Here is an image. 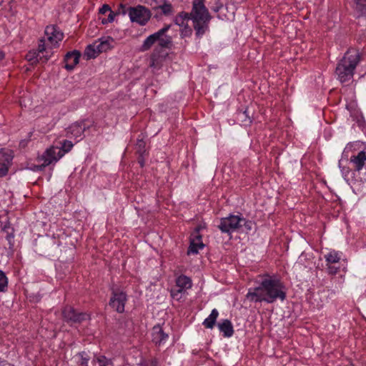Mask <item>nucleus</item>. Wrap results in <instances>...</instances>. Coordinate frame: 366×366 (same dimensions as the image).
Instances as JSON below:
<instances>
[{
	"label": "nucleus",
	"mask_w": 366,
	"mask_h": 366,
	"mask_svg": "<svg viewBox=\"0 0 366 366\" xmlns=\"http://www.w3.org/2000/svg\"><path fill=\"white\" fill-rule=\"evenodd\" d=\"M257 286L248 290L246 298L252 302L272 304L277 300L283 302L287 298V287L277 274L265 272L259 275Z\"/></svg>",
	"instance_id": "nucleus-1"
},
{
	"label": "nucleus",
	"mask_w": 366,
	"mask_h": 366,
	"mask_svg": "<svg viewBox=\"0 0 366 366\" xmlns=\"http://www.w3.org/2000/svg\"><path fill=\"white\" fill-rule=\"evenodd\" d=\"M97 362L99 366H114L112 360L104 355L95 356L92 360V363Z\"/></svg>",
	"instance_id": "nucleus-25"
},
{
	"label": "nucleus",
	"mask_w": 366,
	"mask_h": 366,
	"mask_svg": "<svg viewBox=\"0 0 366 366\" xmlns=\"http://www.w3.org/2000/svg\"><path fill=\"white\" fill-rule=\"evenodd\" d=\"M176 286L180 290L185 291L192 288V279L184 274H180L176 277L175 280Z\"/></svg>",
	"instance_id": "nucleus-20"
},
{
	"label": "nucleus",
	"mask_w": 366,
	"mask_h": 366,
	"mask_svg": "<svg viewBox=\"0 0 366 366\" xmlns=\"http://www.w3.org/2000/svg\"><path fill=\"white\" fill-rule=\"evenodd\" d=\"M339 167L340 169L341 173L342 174V177L346 181H348V177L352 172V169H350L349 167L342 166V161H339Z\"/></svg>",
	"instance_id": "nucleus-31"
},
{
	"label": "nucleus",
	"mask_w": 366,
	"mask_h": 366,
	"mask_svg": "<svg viewBox=\"0 0 366 366\" xmlns=\"http://www.w3.org/2000/svg\"><path fill=\"white\" fill-rule=\"evenodd\" d=\"M219 10V7H216V8L213 9V11H215V12H218Z\"/></svg>",
	"instance_id": "nucleus-45"
},
{
	"label": "nucleus",
	"mask_w": 366,
	"mask_h": 366,
	"mask_svg": "<svg viewBox=\"0 0 366 366\" xmlns=\"http://www.w3.org/2000/svg\"><path fill=\"white\" fill-rule=\"evenodd\" d=\"M112 11V9L109 5L108 4H104L101 8L99 9V14L102 15L106 14L107 12H109Z\"/></svg>",
	"instance_id": "nucleus-41"
},
{
	"label": "nucleus",
	"mask_w": 366,
	"mask_h": 366,
	"mask_svg": "<svg viewBox=\"0 0 366 366\" xmlns=\"http://www.w3.org/2000/svg\"><path fill=\"white\" fill-rule=\"evenodd\" d=\"M184 291L180 290L179 288H178V289H172L171 291H170V295H171L172 298L179 300L182 297L181 294Z\"/></svg>",
	"instance_id": "nucleus-39"
},
{
	"label": "nucleus",
	"mask_w": 366,
	"mask_h": 366,
	"mask_svg": "<svg viewBox=\"0 0 366 366\" xmlns=\"http://www.w3.org/2000/svg\"><path fill=\"white\" fill-rule=\"evenodd\" d=\"M236 119L241 122V124L244 126H249L252 120L250 118L247 109H245L244 110H239L237 111L236 113Z\"/></svg>",
	"instance_id": "nucleus-22"
},
{
	"label": "nucleus",
	"mask_w": 366,
	"mask_h": 366,
	"mask_svg": "<svg viewBox=\"0 0 366 366\" xmlns=\"http://www.w3.org/2000/svg\"><path fill=\"white\" fill-rule=\"evenodd\" d=\"M128 299V295L125 291L120 288L112 287L111 288L109 306L117 313H124Z\"/></svg>",
	"instance_id": "nucleus-7"
},
{
	"label": "nucleus",
	"mask_w": 366,
	"mask_h": 366,
	"mask_svg": "<svg viewBox=\"0 0 366 366\" xmlns=\"http://www.w3.org/2000/svg\"><path fill=\"white\" fill-rule=\"evenodd\" d=\"M77 356H79L80 358V360L79 361V366H89L88 363L90 360V357L86 352L82 351V352H78Z\"/></svg>",
	"instance_id": "nucleus-27"
},
{
	"label": "nucleus",
	"mask_w": 366,
	"mask_h": 366,
	"mask_svg": "<svg viewBox=\"0 0 366 366\" xmlns=\"http://www.w3.org/2000/svg\"><path fill=\"white\" fill-rule=\"evenodd\" d=\"M217 326L224 337H231L234 335V327L229 320H222L221 322L218 323Z\"/></svg>",
	"instance_id": "nucleus-19"
},
{
	"label": "nucleus",
	"mask_w": 366,
	"mask_h": 366,
	"mask_svg": "<svg viewBox=\"0 0 366 366\" xmlns=\"http://www.w3.org/2000/svg\"><path fill=\"white\" fill-rule=\"evenodd\" d=\"M136 153L138 155L137 162L141 168L145 165V158L148 155L146 149V142L143 139H137L135 144Z\"/></svg>",
	"instance_id": "nucleus-16"
},
{
	"label": "nucleus",
	"mask_w": 366,
	"mask_h": 366,
	"mask_svg": "<svg viewBox=\"0 0 366 366\" xmlns=\"http://www.w3.org/2000/svg\"><path fill=\"white\" fill-rule=\"evenodd\" d=\"M100 54L96 44H89L84 52V57L89 60L96 58Z\"/></svg>",
	"instance_id": "nucleus-23"
},
{
	"label": "nucleus",
	"mask_w": 366,
	"mask_h": 366,
	"mask_svg": "<svg viewBox=\"0 0 366 366\" xmlns=\"http://www.w3.org/2000/svg\"><path fill=\"white\" fill-rule=\"evenodd\" d=\"M97 46L100 53L105 52L110 48L109 42L107 40L101 41Z\"/></svg>",
	"instance_id": "nucleus-36"
},
{
	"label": "nucleus",
	"mask_w": 366,
	"mask_h": 366,
	"mask_svg": "<svg viewBox=\"0 0 366 366\" xmlns=\"http://www.w3.org/2000/svg\"><path fill=\"white\" fill-rule=\"evenodd\" d=\"M241 214L239 215L230 214L228 217L220 219L218 228L222 233L231 234L240 230Z\"/></svg>",
	"instance_id": "nucleus-8"
},
{
	"label": "nucleus",
	"mask_w": 366,
	"mask_h": 366,
	"mask_svg": "<svg viewBox=\"0 0 366 366\" xmlns=\"http://www.w3.org/2000/svg\"><path fill=\"white\" fill-rule=\"evenodd\" d=\"M355 5V9L357 11L361 14L362 9L366 4V0H352Z\"/></svg>",
	"instance_id": "nucleus-37"
},
{
	"label": "nucleus",
	"mask_w": 366,
	"mask_h": 366,
	"mask_svg": "<svg viewBox=\"0 0 366 366\" xmlns=\"http://www.w3.org/2000/svg\"><path fill=\"white\" fill-rule=\"evenodd\" d=\"M358 62L359 56L357 51L348 50L337 64L335 74L337 79L341 83L351 80Z\"/></svg>",
	"instance_id": "nucleus-3"
},
{
	"label": "nucleus",
	"mask_w": 366,
	"mask_h": 366,
	"mask_svg": "<svg viewBox=\"0 0 366 366\" xmlns=\"http://www.w3.org/2000/svg\"><path fill=\"white\" fill-rule=\"evenodd\" d=\"M253 222L251 220L247 219L242 217L241 214V220H240V229L242 227H244L245 230L247 232H249L252 229Z\"/></svg>",
	"instance_id": "nucleus-32"
},
{
	"label": "nucleus",
	"mask_w": 366,
	"mask_h": 366,
	"mask_svg": "<svg viewBox=\"0 0 366 366\" xmlns=\"http://www.w3.org/2000/svg\"><path fill=\"white\" fill-rule=\"evenodd\" d=\"M170 28L171 24H166L161 29L148 36L140 46L139 51H147L156 43L161 49H170L172 46V38L167 34Z\"/></svg>",
	"instance_id": "nucleus-4"
},
{
	"label": "nucleus",
	"mask_w": 366,
	"mask_h": 366,
	"mask_svg": "<svg viewBox=\"0 0 366 366\" xmlns=\"http://www.w3.org/2000/svg\"><path fill=\"white\" fill-rule=\"evenodd\" d=\"M47 240H48V241H47L48 242H47L46 244V245L50 244V243H51V240H49V239H47Z\"/></svg>",
	"instance_id": "nucleus-47"
},
{
	"label": "nucleus",
	"mask_w": 366,
	"mask_h": 366,
	"mask_svg": "<svg viewBox=\"0 0 366 366\" xmlns=\"http://www.w3.org/2000/svg\"><path fill=\"white\" fill-rule=\"evenodd\" d=\"M327 265V272L329 274L335 275L336 274L339 270L340 267L332 265V264H328Z\"/></svg>",
	"instance_id": "nucleus-38"
},
{
	"label": "nucleus",
	"mask_w": 366,
	"mask_h": 366,
	"mask_svg": "<svg viewBox=\"0 0 366 366\" xmlns=\"http://www.w3.org/2000/svg\"><path fill=\"white\" fill-rule=\"evenodd\" d=\"M39 54L36 51H29L26 56V59L31 64H36L39 61Z\"/></svg>",
	"instance_id": "nucleus-34"
},
{
	"label": "nucleus",
	"mask_w": 366,
	"mask_h": 366,
	"mask_svg": "<svg viewBox=\"0 0 366 366\" xmlns=\"http://www.w3.org/2000/svg\"><path fill=\"white\" fill-rule=\"evenodd\" d=\"M8 278L6 273L0 269V293L5 292L8 288Z\"/></svg>",
	"instance_id": "nucleus-26"
},
{
	"label": "nucleus",
	"mask_w": 366,
	"mask_h": 366,
	"mask_svg": "<svg viewBox=\"0 0 366 366\" xmlns=\"http://www.w3.org/2000/svg\"><path fill=\"white\" fill-rule=\"evenodd\" d=\"M14 229L11 227L9 223L6 224L0 231V236L4 237L9 244V247L12 249L14 246Z\"/></svg>",
	"instance_id": "nucleus-18"
},
{
	"label": "nucleus",
	"mask_w": 366,
	"mask_h": 366,
	"mask_svg": "<svg viewBox=\"0 0 366 366\" xmlns=\"http://www.w3.org/2000/svg\"><path fill=\"white\" fill-rule=\"evenodd\" d=\"M73 146L74 144L71 141L65 139L61 142V147H58V151L63 152L64 155L72 149Z\"/></svg>",
	"instance_id": "nucleus-28"
},
{
	"label": "nucleus",
	"mask_w": 366,
	"mask_h": 366,
	"mask_svg": "<svg viewBox=\"0 0 366 366\" xmlns=\"http://www.w3.org/2000/svg\"><path fill=\"white\" fill-rule=\"evenodd\" d=\"M5 362V360H2V358L0 357V365H2Z\"/></svg>",
	"instance_id": "nucleus-44"
},
{
	"label": "nucleus",
	"mask_w": 366,
	"mask_h": 366,
	"mask_svg": "<svg viewBox=\"0 0 366 366\" xmlns=\"http://www.w3.org/2000/svg\"><path fill=\"white\" fill-rule=\"evenodd\" d=\"M63 156L64 152L58 151V147H52L47 149L42 155L43 163L36 166L37 170L41 171L49 164L56 162Z\"/></svg>",
	"instance_id": "nucleus-10"
},
{
	"label": "nucleus",
	"mask_w": 366,
	"mask_h": 366,
	"mask_svg": "<svg viewBox=\"0 0 366 366\" xmlns=\"http://www.w3.org/2000/svg\"><path fill=\"white\" fill-rule=\"evenodd\" d=\"M159 9L162 13L165 16H169L172 14V6L167 0Z\"/></svg>",
	"instance_id": "nucleus-35"
},
{
	"label": "nucleus",
	"mask_w": 366,
	"mask_h": 366,
	"mask_svg": "<svg viewBox=\"0 0 366 366\" xmlns=\"http://www.w3.org/2000/svg\"><path fill=\"white\" fill-rule=\"evenodd\" d=\"M80 57L81 52L78 50L67 52L64 58V62L65 63L64 69L69 71H72L79 64Z\"/></svg>",
	"instance_id": "nucleus-15"
},
{
	"label": "nucleus",
	"mask_w": 366,
	"mask_h": 366,
	"mask_svg": "<svg viewBox=\"0 0 366 366\" xmlns=\"http://www.w3.org/2000/svg\"><path fill=\"white\" fill-rule=\"evenodd\" d=\"M166 1L167 0H146V3L154 10L159 9Z\"/></svg>",
	"instance_id": "nucleus-33"
},
{
	"label": "nucleus",
	"mask_w": 366,
	"mask_h": 366,
	"mask_svg": "<svg viewBox=\"0 0 366 366\" xmlns=\"http://www.w3.org/2000/svg\"><path fill=\"white\" fill-rule=\"evenodd\" d=\"M45 51H46V47H45L44 40L40 39L36 52L40 55L41 54H43V53Z\"/></svg>",
	"instance_id": "nucleus-40"
},
{
	"label": "nucleus",
	"mask_w": 366,
	"mask_h": 366,
	"mask_svg": "<svg viewBox=\"0 0 366 366\" xmlns=\"http://www.w3.org/2000/svg\"><path fill=\"white\" fill-rule=\"evenodd\" d=\"M62 320L71 327L81 325L91 320V314L75 309L71 305H66L61 310Z\"/></svg>",
	"instance_id": "nucleus-6"
},
{
	"label": "nucleus",
	"mask_w": 366,
	"mask_h": 366,
	"mask_svg": "<svg viewBox=\"0 0 366 366\" xmlns=\"http://www.w3.org/2000/svg\"><path fill=\"white\" fill-rule=\"evenodd\" d=\"M150 67L159 69L162 67V59L155 54H152L151 56Z\"/></svg>",
	"instance_id": "nucleus-29"
},
{
	"label": "nucleus",
	"mask_w": 366,
	"mask_h": 366,
	"mask_svg": "<svg viewBox=\"0 0 366 366\" xmlns=\"http://www.w3.org/2000/svg\"><path fill=\"white\" fill-rule=\"evenodd\" d=\"M169 339V335L166 333L159 324L154 325L152 330V341L158 347L164 345Z\"/></svg>",
	"instance_id": "nucleus-14"
},
{
	"label": "nucleus",
	"mask_w": 366,
	"mask_h": 366,
	"mask_svg": "<svg viewBox=\"0 0 366 366\" xmlns=\"http://www.w3.org/2000/svg\"><path fill=\"white\" fill-rule=\"evenodd\" d=\"M86 119L76 121L66 129V136L69 138H79L81 139L84 137V132L90 128L89 125L86 124Z\"/></svg>",
	"instance_id": "nucleus-9"
},
{
	"label": "nucleus",
	"mask_w": 366,
	"mask_h": 366,
	"mask_svg": "<svg viewBox=\"0 0 366 366\" xmlns=\"http://www.w3.org/2000/svg\"><path fill=\"white\" fill-rule=\"evenodd\" d=\"M119 12H122L123 15L127 13L132 22L137 23L141 26L146 25L152 16L150 10L142 5L129 6L127 9L126 6L121 4L119 6Z\"/></svg>",
	"instance_id": "nucleus-5"
},
{
	"label": "nucleus",
	"mask_w": 366,
	"mask_h": 366,
	"mask_svg": "<svg viewBox=\"0 0 366 366\" xmlns=\"http://www.w3.org/2000/svg\"><path fill=\"white\" fill-rule=\"evenodd\" d=\"M14 153L11 150L0 149V177L7 175L9 169L12 164Z\"/></svg>",
	"instance_id": "nucleus-11"
},
{
	"label": "nucleus",
	"mask_w": 366,
	"mask_h": 366,
	"mask_svg": "<svg viewBox=\"0 0 366 366\" xmlns=\"http://www.w3.org/2000/svg\"><path fill=\"white\" fill-rule=\"evenodd\" d=\"M120 12H117L115 13L114 11H113L112 10L111 11L109 12V15L107 18L105 17H99V19L102 22V24H107L109 23H112L114 21V17L117 14H119Z\"/></svg>",
	"instance_id": "nucleus-30"
},
{
	"label": "nucleus",
	"mask_w": 366,
	"mask_h": 366,
	"mask_svg": "<svg viewBox=\"0 0 366 366\" xmlns=\"http://www.w3.org/2000/svg\"><path fill=\"white\" fill-rule=\"evenodd\" d=\"M200 229L201 227L199 226L195 229L194 237L190 239L189 246L187 252L188 255L197 254L199 250L204 249L205 247V244L202 242V237L199 234Z\"/></svg>",
	"instance_id": "nucleus-12"
},
{
	"label": "nucleus",
	"mask_w": 366,
	"mask_h": 366,
	"mask_svg": "<svg viewBox=\"0 0 366 366\" xmlns=\"http://www.w3.org/2000/svg\"><path fill=\"white\" fill-rule=\"evenodd\" d=\"M326 264L338 263L341 259V252L332 250L325 255Z\"/></svg>",
	"instance_id": "nucleus-24"
},
{
	"label": "nucleus",
	"mask_w": 366,
	"mask_h": 366,
	"mask_svg": "<svg viewBox=\"0 0 366 366\" xmlns=\"http://www.w3.org/2000/svg\"><path fill=\"white\" fill-rule=\"evenodd\" d=\"M5 58V53L4 51L0 49V61H2Z\"/></svg>",
	"instance_id": "nucleus-43"
},
{
	"label": "nucleus",
	"mask_w": 366,
	"mask_h": 366,
	"mask_svg": "<svg viewBox=\"0 0 366 366\" xmlns=\"http://www.w3.org/2000/svg\"><path fill=\"white\" fill-rule=\"evenodd\" d=\"M212 19L209 10L204 0H193L190 12L182 11L174 18V24L184 26L186 22L192 20L197 38L201 39L209 31V22Z\"/></svg>",
	"instance_id": "nucleus-2"
},
{
	"label": "nucleus",
	"mask_w": 366,
	"mask_h": 366,
	"mask_svg": "<svg viewBox=\"0 0 366 366\" xmlns=\"http://www.w3.org/2000/svg\"><path fill=\"white\" fill-rule=\"evenodd\" d=\"M157 363V361L156 360H153V361L152 362V365H156Z\"/></svg>",
	"instance_id": "nucleus-46"
},
{
	"label": "nucleus",
	"mask_w": 366,
	"mask_h": 366,
	"mask_svg": "<svg viewBox=\"0 0 366 366\" xmlns=\"http://www.w3.org/2000/svg\"><path fill=\"white\" fill-rule=\"evenodd\" d=\"M350 162L354 171L360 172L366 162V152L360 151L357 154L352 155Z\"/></svg>",
	"instance_id": "nucleus-17"
},
{
	"label": "nucleus",
	"mask_w": 366,
	"mask_h": 366,
	"mask_svg": "<svg viewBox=\"0 0 366 366\" xmlns=\"http://www.w3.org/2000/svg\"><path fill=\"white\" fill-rule=\"evenodd\" d=\"M49 59H50V55H49L47 54L46 55L39 56V60H42L43 63L46 62Z\"/></svg>",
	"instance_id": "nucleus-42"
},
{
	"label": "nucleus",
	"mask_w": 366,
	"mask_h": 366,
	"mask_svg": "<svg viewBox=\"0 0 366 366\" xmlns=\"http://www.w3.org/2000/svg\"><path fill=\"white\" fill-rule=\"evenodd\" d=\"M218 316V310L217 309H213L210 315L204 320L202 325L207 329H212L215 325Z\"/></svg>",
	"instance_id": "nucleus-21"
},
{
	"label": "nucleus",
	"mask_w": 366,
	"mask_h": 366,
	"mask_svg": "<svg viewBox=\"0 0 366 366\" xmlns=\"http://www.w3.org/2000/svg\"><path fill=\"white\" fill-rule=\"evenodd\" d=\"M44 34L47 36L48 41L54 46H57L64 38L63 32L56 25L46 26Z\"/></svg>",
	"instance_id": "nucleus-13"
},
{
	"label": "nucleus",
	"mask_w": 366,
	"mask_h": 366,
	"mask_svg": "<svg viewBox=\"0 0 366 366\" xmlns=\"http://www.w3.org/2000/svg\"><path fill=\"white\" fill-rule=\"evenodd\" d=\"M332 293H334V294H335V293H336V291H335V290H332Z\"/></svg>",
	"instance_id": "nucleus-48"
}]
</instances>
